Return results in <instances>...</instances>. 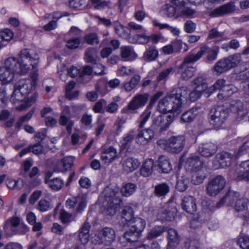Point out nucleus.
I'll return each mask as SVG.
<instances>
[{"mask_svg": "<svg viewBox=\"0 0 249 249\" xmlns=\"http://www.w3.org/2000/svg\"><path fill=\"white\" fill-rule=\"evenodd\" d=\"M158 167L160 169L159 172L163 173H168L172 170V167L169 159L163 156H161L159 158Z\"/></svg>", "mask_w": 249, "mask_h": 249, "instance_id": "nucleus-26", "label": "nucleus"}, {"mask_svg": "<svg viewBox=\"0 0 249 249\" xmlns=\"http://www.w3.org/2000/svg\"><path fill=\"white\" fill-rule=\"evenodd\" d=\"M226 184L225 178L222 175H217L208 181L206 193L209 196H215L224 189Z\"/></svg>", "mask_w": 249, "mask_h": 249, "instance_id": "nucleus-6", "label": "nucleus"}, {"mask_svg": "<svg viewBox=\"0 0 249 249\" xmlns=\"http://www.w3.org/2000/svg\"><path fill=\"white\" fill-rule=\"evenodd\" d=\"M231 69L235 67L241 61V55L239 53H235L226 58Z\"/></svg>", "mask_w": 249, "mask_h": 249, "instance_id": "nucleus-48", "label": "nucleus"}, {"mask_svg": "<svg viewBox=\"0 0 249 249\" xmlns=\"http://www.w3.org/2000/svg\"><path fill=\"white\" fill-rule=\"evenodd\" d=\"M198 112V110L196 108H192L182 114L181 120L184 123H191L195 120Z\"/></svg>", "mask_w": 249, "mask_h": 249, "instance_id": "nucleus-31", "label": "nucleus"}, {"mask_svg": "<svg viewBox=\"0 0 249 249\" xmlns=\"http://www.w3.org/2000/svg\"><path fill=\"white\" fill-rule=\"evenodd\" d=\"M225 80L223 79H218L215 83L210 88V92H213L216 90L221 89L222 88H224V90H226V89H227L226 90L229 91V86L226 87L225 85Z\"/></svg>", "mask_w": 249, "mask_h": 249, "instance_id": "nucleus-50", "label": "nucleus"}, {"mask_svg": "<svg viewBox=\"0 0 249 249\" xmlns=\"http://www.w3.org/2000/svg\"><path fill=\"white\" fill-rule=\"evenodd\" d=\"M0 36L3 40L10 41L13 38L14 34L11 30L5 29L0 32Z\"/></svg>", "mask_w": 249, "mask_h": 249, "instance_id": "nucleus-64", "label": "nucleus"}, {"mask_svg": "<svg viewBox=\"0 0 249 249\" xmlns=\"http://www.w3.org/2000/svg\"><path fill=\"white\" fill-rule=\"evenodd\" d=\"M233 155L226 152H222L216 155V158L219 160L221 168H225L231 164Z\"/></svg>", "mask_w": 249, "mask_h": 249, "instance_id": "nucleus-27", "label": "nucleus"}, {"mask_svg": "<svg viewBox=\"0 0 249 249\" xmlns=\"http://www.w3.org/2000/svg\"><path fill=\"white\" fill-rule=\"evenodd\" d=\"M148 99V94H137L129 103L127 107V111L136 112L138 108L142 107L145 105Z\"/></svg>", "mask_w": 249, "mask_h": 249, "instance_id": "nucleus-14", "label": "nucleus"}, {"mask_svg": "<svg viewBox=\"0 0 249 249\" xmlns=\"http://www.w3.org/2000/svg\"><path fill=\"white\" fill-rule=\"evenodd\" d=\"M33 57L36 59L33 61L29 59L28 63L30 65L31 79H22L19 80L15 85V87L21 90L23 93L28 95L32 90L35 89L38 81V67L39 62V57L36 52L33 54Z\"/></svg>", "mask_w": 249, "mask_h": 249, "instance_id": "nucleus-4", "label": "nucleus"}, {"mask_svg": "<svg viewBox=\"0 0 249 249\" xmlns=\"http://www.w3.org/2000/svg\"><path fill=\"white\" fill-rule=\"evenodd\" d=\"M74 159L73 157L69 156L63 158L60 162V165H62L64 170L67 171L70 170L72 166Z\"/></svg>", "mask_w": 249, "mask_h": 249, "instance_id": "nucleus-49", "label": "nucleus"}, {"mask_svg": "<svg viewBox=\"0 0 249 249\" xmlns=\"http://www.w3.org/2000/svg\"><path fill=\"white\" fill-rule=\"evenodd\" d=\"M115 231L112 228L106 227L100 231L98 234L94 236V242L96 244L109 245L115 240Z\"/></svg>", "mask_w": 249, "mask_h": 249, "instance_id": "nucleus-11", "label": "nucleus"}, {"mask_svg": "<svg viewBox=\"0 0 249 249\" xmlns=\"http://www.w3.org/2000/svg\"><path fill=\"white\" fill-rule=\"evenodd\" d=\"M138 160L133 157H128L125 159V172L130 173L136 170L140 166Z\"/></svg>", "mask_w": 249, "mask_h": 249, "instance_id": "nucleus-32", "label": "nucleus"}, {"mask_svg": "<svg viewBox=\"0 0 249 249\" xmlns=\"http://www.w3.org/2000/svg\"><path fill=\"white\" fill-rule=\"evenodd\" d=\"M104 194L107 202V211L109 214L113 215L120 210L123 201L119 198V193L109 187L104 189Z\"/></svg>", "mask_w": 249, "mask_h": 249, "instance_id": "nucleus-5", "label": "nucleus"}, {"mask_svg": "<svg viewBox=\"0 0 249 249\" xmlns=\"http://www.w3.org/2000/svg\"><path fill=\"white\" fill-rule=\"evenodd\" d=\"M230 69H231V68L226 58L217 62L213 67V70L217 75H220Z\"/></svg>", "mask_w": 249, "mask_h": 249, "instance_id": "nucleus-30", "label": "nucleus"}, {"mask_svg": "<svg viewBox=\"0 0 249 249\" xmlns=\"http://www.w3.org/2000/svg\"><path fill=\"white\" fill-rule=\"evenodd\" d=\"M151 112L149 108H147L145 111L141 115L140 117V124L139 127L142 128L144 127L145 124L147 122L151 115Z\"/></svg>", "mask_w": 249, "mask_h": 249, "instance_id": "nucleus-52", "label": "nucleus"}, {"mask_svg": "<svg viewBox=\"0 0 249 249\" xmlns=\"http://www.w3.org/2000/svg\"><path fill=\"white\" fill-rule=\"evenodd\" d=\"M85 4V0H70L69 4L71 8L80 9Z\"/></svg>", "mask_w": 249, "mask_h": 249, "instance_id": "nucleus-63", "label": "nucleus"}, {"mask_svg": "<svg viewBox=\"0 0 249 249\" xmlns=\"http://www.w3.org/2000/svg\"><path fill=\"white\" fill-rule=\"evenodd\" d=\"M94 50L93 48H89L87 49L85 52V59L88 63H93L95 59L93 57V53Z\"/></svg>", "mask_w": 249, "mask_h": 249, "instance_id": "nucleus-62", "label": "nucleus"}, {"mask_svg": "<svg viewBox=\"0 0 249 249\" xmlns=\"http://www.w3.org/2000/svg\"><path fill=\"white\" fill-rule=\"evenodd\" d=\"M155 132L150 127L140 131L136 137V142L141 145L148 143L154 137Z\"/></svg>", "mask_w": 249, "mask_h": 249, "instance_id": "nucleus-19", "label": "nucleus"}, {"mask_svg": "<svg viewBox=\"0 0 249 249\" xmlns=\"http://www.w3.org/2000/svg\"><path fill=\"white\" fill-rule=\"evenodd\" d=\"M194 54L187 56L179 67L178 72L180 73L181 78L184 80H187L191 78L195 74L196 68L188 65L190 63L196 62Z\"/></svg>", "mask_w": 249, "mask_h": 249, "instance_id": "nucleus-9", "label": "nucleus"}, {"mask_svg": "<svg viewBox=\"0 0 249 249\" xmlns=\"http://www.w3.org/2000/svg\"><path fill=\"white\" fill-rule=\"evenodd\" d=\"M20 219L18 217H13L9 218L6 221L4 229L7 228L9 226H11L10 229L14 233L16 231L17 228L20 224Z\"/></svg>", "mask_w": 249, "mask_h": 249, "instance_id": "nucleus-38", "label": "nucleus"}, {"mask_svg": "<svg viewBox=\"0 0 249 249\" xmlns=\"http://www.w3.org/2000/svg\"><path fill=\"white\" fill-rule=\"evenodd\" d=\"M188 91H189V90H188ZM189 92V91H188V92ZM203 92V91L195 88L193 91L191 92L189 94L188 93V95H189V99L191 102H195L200 97Z\"/></svg>", "mask_w": 249, "mask_h": 249, "instance_id": "nucleus-61", "label": "nucleus"}, {"mask_svg": "<svg viewBox=\"0 0 249 249\" xmlns=\"http://www.w3.org/2000/svg\"><path fill=\"white\" fill-rule=\"evenodd\" d=\"M162 10L164 11V13L169 18H172L175 17V18H177V8L169 4H166L162 6Z\"/></svg>", "mask_w": 249, "mask_h": 249, "instance_id": "nucleus-42", "label": "nucleus"}, {"mask_svg": "<svg viewBox=\"0 0 249 249\" xmlns=\"http://www.w3.org/2000/svg\"><path fill=\"white\" fill-rule=\"evenodd\" d=\"M37 98V95L36 93L33 94L30 98L27 100L25 105L21 104L20 106L18 107V109L22 110L27 107H30L32 104L34 103L36 101Z\"/></svg>", "mask_w": 249, "mask_h": 249, "instance_id": "nucleus-60", "label": "nucleus"}, {"mask_svg": "<svg viewBox=\"0 0 249 249\" xmlns=\"http://www.w3.org/2000/svg\"><path fill=\"white\" fill-rule=\"evenodd\" d=\"M235 11V5L233 2L231 1L214 9L210 14V16L213 17L223 16L230 14Z\"/></svg>", "mask_w": 249, "mask_h": 249, "instance_id": "nucleus-16", "label": "nucleus"}, {"mask_svg": "<svg viewBox=\"0 0 249 249\" xmlns=\"http://www.w3.org/2000/svg\"><path fill=\"white\" fill-rule=\"evenodd\" d=\"M185 144V138L183 135L172 136L166 142L164 149L173 153L181 152Z\"/></svg>", "mask_w": 249, "mask_h": 249, "instance_id": "nucleus-10", "label": "nucleus"}, {"mask_svg": "<svg viewBox=\"0 0 249 249\" xmlns=\"http://www.w3.org/2000/svg\"><path fill=\"white\" fill-rule=\"evenodd\" d=\"M174 120V116L170 114L168 115H160L152 118L150 128L154 132L158 131L162 133L167 130Z\"/></svg>", "mask_w": 249, "mask_h": 249, "instance_id": "nucleus-7", "label": "nucleus"}, {"mask_svg": "<svg viewBox=\"0 0 249 249\" xmlns=\"http://www.w3.org/2000/svg\"><path fill=\"white\" fill-rule=\"evenodd\" d=\"M203 162L197 156H191L189 157L186 162L185 167L191 171L197 172L202 168Z\"/></svg>", "mask_w": 249, "mask_h": 249, "instance_id": "nucleus-20", "label": "nucleus"}, {"mask_svg": "<svg viewBox=\"0 0 249 249\" xmlns=\"http://www.w3.org/2000/svg\"><path fill=\"white\" fill-rule=\"evenodd\" d=\"M159 53L156 47L151 46L144 53L143 58L146 61L155 60L158 57Z\"/></svg>", "mask_w": 249, "mask_h": 249, "instance_id": "nucleus-34", "label": "nucleus"}, {"mask_svg": "<svg viewBox=\"0 0 249 249\" xmlns=\"http://www.w3.org/2000/svg\"><path fill=\"white\" fill-rule=\"evenodd\" d=\"M169 192V186L166 183L157 184L154 187V194L158 197H163Z\"/></svg>", "mask_w": 249, "mask_h": 249, "instance_id": "nucleus-33", "label": "nucleus"}, {"mask_svg": "<svg viewBox=\"0 0 249 249\" xmlns=\"http://www.w3.org/2000/svg\"><path fill=\"white\" fill-rule=\"evenodd\" d=\"M101 160L104 164H109L119 158L117 150L113 146L101 148Z\"/></svg>", "mask_w": 249, "mask_h": 249, "instance_id": "nucleus-13", "label": "nucleus"}, {"mask_svg": "<svg viewBox=\"0 0 249 249\" xmlns=\"http://www.w3.org/2000/svg\"><path fill=\"white\" fill-rule=\"evenodd\" d=\"M182 208L187 213L193 214L196 210L195 199L192 196H186L183 198Z\"/></svg>", "mask_w": 249, "mask_h": 249, "instance_id": "nucleus-22", "label": "nucleus"}, {"mask_svg": "<svg viewBox=\"0 0 249 249\" xmlns=\"http://www.w3.org/2000/svg\"><path fill=\"white\" fill-rule=\"evenodd\" d=\"M106 126L105 119L99 118L96 123L94 134L96 136H100Z\"/></svg>", "mask_w": 249, "mask_h": 249, "instance_id": "nucleus-55", "label": "nucleus"}, {"mask_svg": "<svg viewBox=\"0 0 249 249\" xmlns=\"http://www.w3.org/2000/svg\"><path fill=\"white\" fill-rule=\"evenodd\" d=\"M154 163V161L153 160H146L140 169L141 174L144 177L150 176L153 172Z\"/></svg>", "mask_w": 249, "mask_h": 249, "instance_id": "nucleus-29", "label": "nucleus"}, {"mask_svg": "<svg viewBox=\"0 0 249 249\" xmlns=\"http://www.w3.org/2000/svg\"><path fill=\"white\" fill-rule=\"evenodd\" d=\"M231 111L236 113L237 120H243L248 114V110L244 107L243 103L240 100L233 101L230 104Z\"/></svg>", "mask_w": 249, "mask_h": 249, "instance_id": "nucleus-17", "label": "nucleus"}, {"mask_svg": "<svg viewBox=\"0 0 249 249\" xmlns=\"http://www.w3.org/2000/svg\"><path fill=\"white\" fill-rule=\"evenodd\" d=\"M237 244L242 249H249V236H240L238 239Z\"/></svg>", "mask_w": 249, "mask_h": 249, "instance_id": "nucleus-56", "label": "nucleus"}, {"mask_svg": "<svg viewBox=\"0 0 249 249\" xmlns=\"http://www.w3.org/2000/svg\"><path fill=\"white\" fill-rule=\"evenodd\" d=\"M59 123L61 125L64 126L67 125V131L69 133L71 132L72 127L74 124V123L72 121L70 120L68 117L64 116V115H61L59 118Z\"/></svg>", "mask_w": 249, "mask_h": 249, "instance_id": "nucleus-47", "label": "nucleus"}, {"mask_svg": "<svg viewBox=\"0 0 249 249\" xmlns=\"http://www.w3.org/2000/svg\"><path fill=\"white\" fill-rule=\"evenodd\" d=\"M219 52V47L214 46L213 48H210L207 45H203L199 51L196 54H194V56L197 61L199 60L203 55L207 54V60L209 61L214 60L217 57Z\"/></svg>", "mask_w": 249, "mask_h": 249, "instance_id": "nucleus-15", "label": "nucleus"}, {"mask_svg": "<svg viewBox=\"0 0 249 249\" xmlns=\"http://www.w3.org/2000/svg\"><path fill=\"white\" fill-rule=\"evenodd\" d=\"M52 208L50 202L45 199H41L38 203L37 209L42 212L47 211Z\"/></svg>", "mask_w": 249, "mask_h": 249, "instance_id": "nucleus-57", "label": "nucleus"}, {"mask_svg": "<svg viewBox=\"0 0 249 249\" xmlns=\"http://www.w3.org/2000/svg\"><path fill=\"white\" fill-rule=\"evenodd\" d=\"M249 202L247 198L240 196L235 202L234 208L237 212L243 211L247 208Z\"/></svg>", "mask_w": 249, "mask_h": 249, "instance_id": "nucleus-37", "label": "nucleus"}, {"mask_svg": "<svg viewBox=\"0 0 249 249\" xmlns=\"http://www.w3.org/2000/svg\"><path fill=\"white\" fill-rule=\"evenodd\" d=\"M189 182V180L187 178L181 177L177 181L176 184L177 189L180 192L185 191L188 188Z\"/></svg>", "mask_w": 249, "mask_h": 249, "instance_id": "nucleus-46", "label": "nucleus"}, {"mask_svg": "<svg viewBox=\"0 0 249 249\" xmlns=\"http://www.w3.org/2000/svg\"><path fill=\"white\" fill-rule=\"evenodd\" d=\"M26 96V93H22L21 90L15 87L14 91L11 97V101L14 104H18L22 102Z\"/></svg>", "mask_w": 249, "mask_h": 249, "instance_id": "nucleus-35", "label": "nucleus"}, {"mask_svg": "<svg viewBox=\"0 0 249 249\" xmlns=\"http://www.w3.org/2000/svg\"><path fill=\"white\" fill-rule=\"evenodd\" d=\"M210 123L214 128L220 127L228 116V110L223 107H217L211 109L209 113Z\"/></svg>", "mask_w": 249, "mask_h": 249, "instance_id": "nucleus-8", "label": "nucleus"}, {"mask_svg": "<svg viewBox=\"0 0 249 249\" xmlns=\"http://www.w3.org/2000/svg\"><path fill=\"white\" fill-rule=\"evenodd\" d=\"M165 231L164 227L156 226L148 233L147 238L149 240L156 238L161 235Z\"/></svg>", "mask_w": 249, "mask_h": 249, "instance_id": "nucleus-39", "label": "nucleus"}, {"mask_svg": "<svg viewBox=\"0 0 249 249\" xmlns=\"http://www.w3.org/2000/svg\"><path fill=\"white\" fill-rule=\"evenodd\" d=\"M239 196L240 194L238 192L230 190L225 196L216 203V207L219 208L224 204H226L229 207L232 206Z\"/></svg>", "mask_w": 249, "mask_h": 249, "instance_id": "nucleus-18", "label": "nucleus"}, {"mask_svg": "<svg viewBox=\"0 0 249 249\" xmlns=\"http://www.w3.org/2000/svg\"><path fill=\"white\" fill-rule=\"evenodd\" d=\"M60 219L63 224L67 225L73 220L72 214L64 210H61L60 212Z\"/></svg>", "mask_w": 249, "mask_h": 249, "instance_id": "nucleus-45", "label": "nucleus"}, {"mask_svg": "<svg viewBox=\"0 0 249 249\" xmlns=\"http://www.w3.org/2000/svg\"><path fill=\"white\" fill-rule=\"evenodd\" d=\"M188 91L185 86L172 90L159 101L158 110L163 113L173 112L178 115L181 111L182 105L187 100Z\"/></svg>", "mask_w": 249, "mask_h": 249, "instance_id": "nucleus-2", "label": "nucleus"}, {"mask_svg": "<svg viewBox=\"0 0 249 249\" xmlns=\"http://www.w3.org/2000/svg\"><path fill=\"white\" fill-rule=\"evenodd\" d=\"M206 176V174L202 170L195 172V173L192 176L191 181L196 185H199L203 182Z\"/></svg>", "mask_w": 249, "mask_h": 249, "instance_id": "nucleus-36", "label": "nucleus"}, {"mask_svg": "<svg viewBox=\"0 0 249 249\" xmlns=\"http://www.w3.org/2000/svg\"><path fill=\"white\" fill-rule=\"evenodd\" d=\"M80 39L79 37L72 38L67 42L66 46L71 49H75L78 47L80 43Z\"/></svg>", "mask_w": 249, "mask_h": 249, "instance_id": "nucleus-58", "label": "nucleus"}, {"mask_svg": "<svg viewBox=\"0 0 249 249\" xmlns=\"http://www.w3.org/2000/svg\"><path fill=\"white\" fill-rule=\"evenodd\" d=\"M194 83L196 85L195 88L202 91H204L208 87L206 79L202 76H199L195 78Z\"/></svg>", "mask_w": 249, "mask_h": 249, "instance_id": "nucleus-41", "label": "nucleus"}, {"mask_svg": "<svg viewBox=\"0 0 249 249\" xmlns=\"http://www.w3.org/2000/svg\"><path fill=\"white\" fill-rule=\"evenodd\" d=\"M195 11L189 7L184 6L180 10L177 11V18H189L193 16Z\"/></svg>", "mask_w": 249, "mask_h": 249, "instance_id": "nucleus-44", "label": "nucleus"}, {"mask_svg": "<svg viewBox=\"0 0 249 249\" xmlns=\"http://www.w3.org/2000/svg\"><path fill=\"white\" fill-rule=\"evenodd\" d=\"M140 80V76L138 75H135L130 80V81L125 83V90L130 91L133 89Z\"/></svg>", "mask_w": 249, "mask_h": 249, "instance_id": "nucleus-54", "label": "nucleus"}, {"mask_svg": "<svg viewBox=\"0 0 249 249\" xmlns=\"http://www.w3.org/2000/svg\"><path fill=\"white\" fill-rule=\"evenodd\" d=\"M217 151V146L211 142H207L201 144L198 151L205 157H210L214 155Z\"/></svg>", "mask_w": 249, "mask_h": 249, "instance_id": "nucleus-21", "label": "nucleus"}, {"mask_svg": "<svg viewBox=\"0 0 249 249\" xmlns=\"http://www.w3.org/2000/svg\"><path fill=\"white\" fill-rule=\"evenodd\" d=\"M84 39L87 43L90 45L98 44L99 43L98 36L94 33L87 34L85 36Z\"/></svg>", "mask_w": 249, "mask_h": 249, "instance_id": "nucleus-53", "label": "nucleus"}, {"mask_svg": "<svg viewBox=\"0 0 249 249\" xmlns=\"http://www.w3.org/2000/svg\"><path fill=\"white\" fill-rule=\"evenodd\" d=\"M128 40L131 43H139L140 44H145L150 41L149 36L143 34L142 35H136L133 37H128Z\"/></svg>", "mask_w": 249, "mask_h": 249, "instance_id": "nucleus-40", "label": "nucleus"}, {"mask_svg": "<svg viewBox=\"0 0 249 249\" xmlns=\"http://www.w3.org/2000/svg\"><path fill=\"white\" fill-rule=\"evenodd\" d=\"M90 225L89 222H85L79 230L78 237L79 241L83 244H87L89 238V230Z\"/></svg>", "mask_w": 249, "mask_h": 249, "instance_id": "nucleus-23", "label": "nucleus"}, {"mask_svg": "<svg viewBox=\"0 0 249 249\" xmlns=\"http://www.w3.org/2000/svg\"><path fill=\"white\" fill-rule=\"evenodd\" d=\"M125 61L133 60L136 58L137 54L133 48L130 46H125Z\"/></svg>", "mask_w": 249, "mask_h": 249, "instance_id": "nucleus-59", "label": "nucleus"}, {"mask_svg": "<svg viewBox=\"0 0 249 249\" xmlns=\"http://www.w3.org/2000/svg\"><path fill=\"white\" fill-rule=\"evenodd\" d=\"M35 52L28 49H24L20 51L18 58L10 57L7 58L3 67H0V81L3 85L11 82L15 74L25 75L30 71V65L28 62L30 59L36 61L35 57L33 54Z\"/></svg>", "mask_w": 249, "mask_h": 249, "instance_id": "nucleus-1", "label": "nucleus"}, {"mask_svg": "<svg viewBox=\"0 0 249 249\" xmlns=\"http://www.w3.org/2000/svg\"><path fill=\"white\" fill-rule=\"evenodd\" d=\"M237 180H249V160L244 161L240 165V171L237 177Z\"/></svg>", "mask_w": 249, "mask_h": 249, "instance_id": "nucleus-24", "label": "nucleus"}, {"mask_svg": "<svg viewBox=\"0 0 249 249\" xmlns=\"http://www.w3.org/2000/svg\"><path fill=\"white\" fill-rule=\"evenodd\" d=\"M51 176V174L47 175L45 182L52 189L55 191L60 190L64 186V181L60 178H56L50 179L49 178Z\"/></svg>", "mask_w": 249, "mask_h": 249, "instance_id": "nucleus-25", "label": "nucleus"}, {"mask_svg": "<svg viewBox=\"0 0 249 249\" xmlns=\"http://www.w3.org/2000/svg\"><path fill=\"white\" fill-rule=\"evenodd\" d=\"M77 204L76 209V213H81L86 207V200L83 195H79L76 197L69 198L67 200L65 205L68 209H73Z\"/></svg>", "mask_w": 249, "mask_h": 249, "instance_id": "nucleus-12", "label": "nucleus"}, {"mask_svg": "<svg viewBox=\"0 0 249 249\" xmlns=\"http://www.w3.org/2000/svg\"><path fill=\"white\" fill-rule=\"evenodd\" d=\"M75 83L73 81H70L66 87V96L67 98L70 100L75 98L79 94L78 91H75L74 93H71V90L73 89L75 87Z\"/></svg>", "mask_w": 249, "mask_h": 249, "instance_id": "nucleus-43", "label": "nucleus"}, {"mask_svg": "<svg viewBox=\"0 0 249 249\" xmlns=\"http://www.w3.org/2000/svg\"><path fill=\"white\" fill-rule=\"evenodd\" d=\"M133 214L132 208L125 206V246L135 245L145 226V221L141 218L133 217Z\"/></svg>", "mask_w": 249, "mask_h": 249, "instance_id": "nucleus-3", "label": "nucleus"}, {"mask_svg": "<svg viewBox=\"0 0 249 249\" xmlns=\"http://www.w3.org/2000/svg\"><path fill=\"white\" fill-rule=\"evenodd\" d=\"M167 238L168 243L167 247H176L179 243V236L177 231L171 228L168 230Z\"/></svg>", "mask_w": 249, "mask_h": 249, "instance_id": "nucleus-28", "label": "nucleus"}, {"mask_svg": "<svg viewBox=\"0 0 249 249\" xmlns=\"http://www.w3.org/2000/svg\"><path fill=\"white\" fill-rule=\"evenodd\" d=\"M7 187L12 189H20L23 186V182L22 179L17 180L10 179L7 183Z\"/></svg>", "mask_w": 249, "mask_h": 249, "instance_id": "nucleus-51", "label": "nucleus"}]
</instances>
